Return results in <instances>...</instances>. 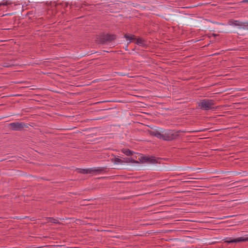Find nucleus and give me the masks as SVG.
I'll return each instance as SVG.
<instances>
[{
  "instance_id": "obj_12",
  "label": "nucleus",
  "mask_w": 248,
  "mask_h": 248,
  "mask_svg": "<svg viewBox=\"0 0 248 248\" xmlns=\"http://www.w3.org/2000/svg\"><path fill=\"white\" fill-rule=\"evenodd\" d=\"M194 178H189V179L190 180H186V181H184L183 182V183H193V181H191V179H194ZM196 179H202V178H196Z\"/></svg>"
},
{
  "instance_id": "obj_15",
  "label": "nucleus",
  "mask_w": 248,
  "mask_h": 248,
  "mask_svg": "<svg viewBox=\"0 0 248 248\" xmlns=\"http://www.w3.org/2000/svg\"><path fill=\"white\" fill-rule=\"evenodd\" d=\"M4 64L3 66L6 67H11L14 65V64H10L9 63H4Z\"/></svg>"
},
{
  "instance_id": "obj_7",
  "label": "nucleus",
  "mask_w": 248,
  "mask_h": 248,
  "mask_svg": "<svg viewBox=\"0 0 248 248\" xmlns=\"http://www.w3.org/2000/svg\"><path fill=\"white\" fill-rule=\"evenodd\" d=\"M231 26L237 27L239 28H244L246 26V23L238 20H231L229 22Z\"/></svg>"
},
{
  "instance_id": "obj_16",
  "label": "nucleus",
  "mask_w": 248,
  "mask_h": 248,
  "mask_svg": "<svg viewBox=\"0 0 248 248\" xmlns=\"http://www.w3.org/2000/svg\"><path fill=\"white\" fill-rule=\"evenodd\" d=\"M115 162L116 163H122L123 161L121 159H120L119 158H115Z\"/></svg>"
},
{
  "instance_id": "obj_4",
  "label": "nucleus",
  "mask_w": 248,
  "mask_h": 248,
  "mask_svg": "<svg viewBox=\"0 0 248 248\" xmlns=\"http://www.w3.org/2000/svg\"><path fill=\"white\" fill-rule=\"evenodd\" d=\"M9 127L14 131H21L24 128H28V124L22 122H15L9 124Z\"/></svg>"
},
{
  "instance_id": "obj_5",
  "label": "nucleus",
  "mask_w": 248,
  "mask_h": 248,
  "mask_svg": "<svg viewBox=\"0 0 248 248\" xmlns=\"http://www.w3.org/2000/svg\"><path fill=\"white\" fill-rule=\"evenodd\" d=\"M224 242L228 243V244H231L232 243H239V242H246L248 241V237H238L237 238H232L231 237H226L224 239Z\"/></svg>"
},
{
  "instance_id": "obj_11",
  "label": "nucleus",
  "mask_w": 248,
  "mask_h": 248,
  "mask_svg": "<svg viewBox=\"0 0 248 248\" xmlns=\"http://www.w3.org/2000/svg\"><path fill=\"white\" fill-rule=\"evenodd\" d=\"M91 169H79L78 172L82 174H91L92 173Z\"/></svg>"
},
{
  "instance_id": "obj_14",
  "label": "nucleus",
  "mask_w": 248,
  "mask_h": 248,
  "mask_svg": "<svg viewBox=\"0 0 248 248\" xmlns=\"http://www.w3.org/2000/svg\"><path fill=\"white\" fill-rule=\"evenodd\" d=\"M127 162L134 163H139L138 161H135V160H134V159H133L132 158H128V161H127Z\"/></svg>"
},
{
  "instance_id": "obj_3",
  "label": "nucleus",
  "mask_w": 248,
  "mask_h": 248,
  "mask_svg": "<svg viewBox=\"0 0 248 248\" xmlns=\"http://www.w3.org/2000/svg\"><path fill=\"white\" fill-rule=\"evenodd\" d=\"M125 39L127 41H128V44L131 42H134L138 45L145 47L147 46L146 43L142 38H136L134 35H125L124 36Z\"/></svg>"
},
{
  "instance_id": "obj_17",
  "label": "nucleus",
  "mask_w": 248,
  "mask_h": 248,
  "mask_svg": "<svg viewBox=\"0 0 248 248\" xmlns=\"http://www.w3.org/2000/svg\"><path fill=\"white\" fill-rule=\"evenodd\" d=\"M8 4H9V3L7 1L3 2L2 3H0V6H1V5H7Z\"/></svg>"
},
{
  "instance_id": "obj_13",
  "label": "nucleus",
  "mask_w": 248,
  "mask_h": 248,
  "mask_svg": "<svg viewBox=\"0 0 248 248\" xmlns=\"http://www.w3.org/2000/svg\"><path fill=\"white\" fill-rule=\"evenodd\" d=\"M112 237L113 238H120L122 240H124L125 239V237L124 236L117 235V236H113Z\"/></svg>"
},
{
  "instance_id": "obj_10",
  "label": "nucleus",
  "mask_w": 248,
  "mask_h": 248,
  "mask_svg": "<svg viewBox=\"0 0 248 248\" xmlns=\"http://www.w3.org/2000/svg\"><path fill=\"white\" fill-rule=\"evenodd\" d=\"M121 151L123 153L127 156L132 155L134 153L133 151L128 149H123Z\"/></svg>"
},
{
  "instance_id": "obj_2",
  "label": "nucleus",
  "mask_w": 248,
  "mask_h": 248,
  "mask_svg": "<svg viewBox=\"0 0 248 248\" xmlns=\"http://www.w3.org/2000/svg\"><path fill=\"white\" fill-rule=\"evenodd\" d=\"M215 104V101L214 100L204 99L201 100L198 102V106L200 109L207 111L209 110H215L216 109L214 107Z\"/></svg>"
},
{
  "instance_id": "obj_8",
  "label": "nucleus",
  "mask_w": 248,
  "mask_h": 248,
  "mask_svg": "<svg viewBox=\"0 0 248 248\" xmlns=\"http://www.w3.org/2000/svg\"><path fill=\"white\" fill-rule=\"evenodd\" d=\"M92 169V173H101L102 172H107V168L106 167H97L94 168H91Z\"/></svg>"
},
{
  "instance_id": "obj_1",
  "label": "nucleus",
  "mask_w": 248,
  "mask_h": 248,
  "mask_svg": "<svg viewBox=\"0 0 248 248\" xmlns=\"http://www.w3.org/2000/svg\"><path fill=\"white\" fill-rule=\"evenodd\" d=\"M179 131L174 130H164L161 132L158 130L150 131L149 134L152 136L165 141H171L176 139L179 136Z\"/></svg>"
},
{
  "instance_id": "obj_18",
  "label": "nucleus",
  "mask_w": 248,
  "mask_h": 248,
  "mask_svg": "<svg viewBox=\"0 0 248 248\" xmlns=\"http://www.w3.org/2000/svg\"><path fill=\"white\" fill-rule=\"evenodd\" d=\"M243 2H248V0H244L243 1Z\"/></svg>"
},
{
  "instance_id": "obj_6",
  "label": "nucleus",
  "mask_w": 248,
  "mask_h": 248,
  "mask_svg": "<svg viewBox=\"0 0 248 248\" xmlns=\"http://www.w3.org/2000/svg\"><path fill=\"white\" fill-rule=\"evenodd\" d=\"M139 160L142 163H155L157 162L155 157L150 156H142L139 158Z\"/></svg>"
},
{
  "instance_id": "obj_9",
  "label": "nucleus",
  "mask_w": 248,
  "mask_h": 248,
  "mask_svg": "<svg viewBox=\"0 0 248 248\" xmlns=\"http://www.w3.org/2000/svg\"><path fill=\"white\" fill-rule=\"evenodd\" d=\"M46 220L47 222H50L54 224H60L61 222L59 221L57 218H55L53 217H46Z\"/></svg>"
}]
</instances>
